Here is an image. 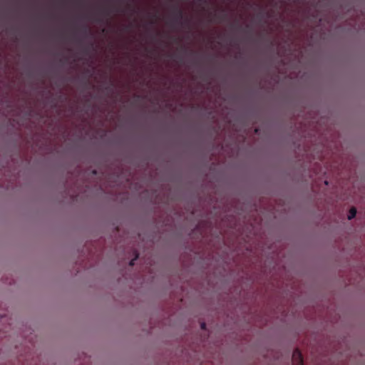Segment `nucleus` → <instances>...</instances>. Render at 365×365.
Instances as JSON below:
<instances>
[{"mask_svg": "<svg viewBox=\"0 0 365 365\" xmlns=\"http://www.w3.org/2000/svg\"><path fill=\"white\" fill-rule=\"evenodd\" d=\"M292 361L294 365H303V357L302 353L298 349H296L293 351Z\"/></svg>", "mask_w": 365, "mask_h": 365, "instance_id": "nucleus-1", "label": "nucleus"}, {"mask_svg": "<svg viewBox=\"0 0 365 365\" xmlns=\"http://www.w3.org/2000/svg\"><path fill=\"white\" fill-rule=\"evenodd\" d=\"M173 17H174V21L178 24H182V19L184 16L183 11L181 9H179L178 7H175L173 10Z\"/></svg>", "mask_w": 365, "mask_h": 365, "instance_id": "nucleus-2", "label": "nucleus"}, {"mask_svg": "<svg viewBox=\"0 0 365 365\" xmlns=\"http://www.w3.org/2000/svg\"><path fill=\"white\" fill-rule=\"evenodd\" d=\"M356 215V210L355 207H351L349 210V215H348V219L351 220L355 217Z\"/></svg>", "mask_w": 365, "mask_h": 365, "instance_id": "nucleus-3", "label": "nucleus"}, {"mask_svg": "<svg viewBox=\"0 0 365 365\" xmlns=\"http://www.w3.org/2000/svg\"><path fill=\"white\" fill-rule=\"evenodd\" d=\"M138 258V254L136 252L135 253V257L134 259H131L129 262V265L130 266H133L134 264H135V261Z\"/></svg>", "mask_w": 365, "mask_h": 365, "instance_id": "nucleus-4", "label": "nucleus"}, {"mask_svg": "<svg viewBox=\"0 0 365 365\" xmlns=\"http://www.w3.org/2000/svg\"><path fill=\"white\" fill-rule=\"evenodd\" d=\"M217 17H218L219 19H220L221 20H224V19H226V17H227V14L224 13V14H222V15H220V16H217Z\"/></svg>", "mask_w": 365, "mask_h": 365, "instance_id": "nucleus-5", "label": "nucleus"}, {"mask_svg": "<svg viewBox=\"0 0 365 365\" xmlns=\"http://www.w3.org/2000/svg\"><path fill=\"white\" fill-rule=\"evenodd\" d=\"M102 12L106 14V16H108L110 14V13L108 12V11L107 9H103L102 11Z\"/></svg>", "mask_w": 365, "mask_h": 365, "instance_id": "nucleus-6", "label": "nucleus"}, {"mask_svg": "<svg viewBox=\"0 0 365 365\" xmlns=\"http://www.w3.org/2000/svg\"><path fill=\"white\" fill-rule=\"evenodd\" d=\"M200 327H201L202 329H205V327H206L205 323V322L201 323Z\"/></svg>", "mask_w": 365, "mask_h": 365, "instance_id": "nucleus-7", "label": "nucleus"}, {"mask_svg": "<svg viewBox=\"0 0 365 365\" xmlns=\"http://www.w3.org/2000/svg\"><path fill=\"white\" fill-rule=\"evenodd\" d=\"M93 173L94 175H96V170H93Z\"/></svg>", "mask_w": 365, "mask_h": 365, "instance_id": "nucleus-8", "label": "nucleus"}, {"mask_svg": "<svg viewBox=\"0 0 365 365\" xmlns=\"http://www.w3.org/2000/svg\"><path fill=\"white\" fill-rule=\"evenodd\" d=\"M153 17L155 18V19H157V16L156 15H154Z\"/></svg>", "mask_w": 365, "mask_h": 365, "instance_id": "nucleus-9", "label": "nucleus"}]
</instances>
